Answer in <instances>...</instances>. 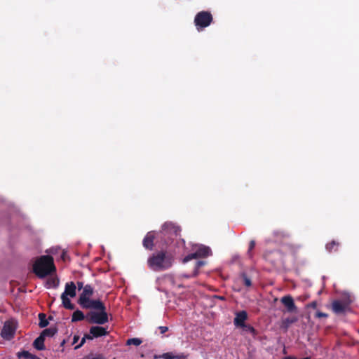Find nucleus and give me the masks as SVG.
Listing matches in <instances>:
<instances>
[{
	"instance_id": "nucleus-1",
	"label": "nucleus",
	"mask_w": 359,
	"mask_h": 359,
	"mask_svg": "<svg viewBox=\"0 0 359 359\" xmlns=\"http://www.w3.org/2000/svg\"><path fill=\"white\" fill-rule=\"evenodd\" d=\"M174 262L173 256L166 252H158L151 256L147 261L149 268L156 271L170 269Z\"/></svg>"
},
{
	"instance_id": "nucleus-2",
	"label": "nucleus",
	"mask_w": 359,
	"mask_h": 359,
	"mask_svg": "<svg viewBox=\"0 0 359 359\" xmlns=\"http://www.w3.org/2000/svg\"><path fill=\"white\" fill-rule=\"evenodd\" d=\"M33 271L40 278L51 274L55 271L53 259L48 255L41 256L35 261L33 265Z\"/></svg>"
},
{
	"instance_id": "nucleus-3",
	"label": "nucleus",
	"mask_w": 359,
	"mask_h": 359,
	"mask_svg": "<svg viewBox=\"0 0 359 359\" xmlns=\"http://www.w3.org/2000/svg\"><path fill=\"white\" fill-rule=\"evenodd\" d=\"M76 287L73 282L67 283L64 292L61 295V299L64 307L68 309H73L74 306L71 303L69 297H74L76 294Z\"/></svg>"
},
{
	"instance_id": "nucleus-4",
	"label": "nucleus",
	"mask_w": 359,
	"mask_h": 359,
	"mask_svg": "<svg viewBox=\"0 0 359 359\" xmlns=\"http://www.w3.org/2000/svg\"><path fill=\"white\" fill-rule=\"evenodd\" d=\"M194 250L196 252L191 253L185 257L183 259L184 263H186L193 259L206 257L211 254V250L210 248L202 245H195Z\"/></svg>"
},
{
	"instance_id": "nucleus-5",
	"label": "nucleus",
	"mask_w": 359,
	"mask_h": 359,
	"mask_svg": "<svg viewBox=\"0 0 359 359\" xmlns=\"http://www.w3.org/2000/svg\"><path fill=\"white\" fill-rule=\"evenodd\" d=\"M212 20V15L206 11L198 13L195 17V24L197 29L208 27Z\"/></svg>"
},
{
	"instance_id": "nucleus-6",
	"label": "nucleus",
	"mask_w": 359,
	"mask_h": 359,
	"mask_svg": "<svg viewBox=\"0 0 359 359\" xmlns=\"http://www.w3.org/2000/svg\"><path fill=\"white\" fill-rule=\"evenodd\" d=\"M107 333L105 328L99 326H93L90 329V334L86 335L81 339L80 344L76 346L75 348L77 349L83 346L86 341V339H93V337H98L106 335Z\"/></svg>"
},
{
	"instance_id": "nucleus-7",
	"label": "nucleus",
	"mask_w": 359,
	"mask_h": 359,
	"mask_svg": "<svg viewBox=\"0 0 359 359\" xmlns=\"http://www.w3.org/2000/svg\"><path fill=\"white\" fill-rule=\"evenodd\" d=\"M16 325L13 321H7L5 323L1 332V336L7 340L11 339L15 334Z\"/></svg>"
},
{
	"instance_id": "nucleus-8",
	"label": "nucleus",
	"mask_w": 359,
	"mask_h": 359,
	"mask_svg": "<svg viewBox=\"0 0 359 359\" xmlns=\"http://www.w3.org/2000/svg\"><path fill=\"white\" fill-rule=\"evenodd\" d=\"M90 322L100 325L108 322V316L105 310L100 311V312H91L90 313Z\"/></svg>"
},
{
	"instance_id": "nucleus-9",
	"label": "nucleus",
	"mask_w": 359,
	"mask_h": 359,
	"mask_svg": "<svg viewBox=\"0 0 359 359\" xmlns=\"http://www.w3.org/2000/svg\"><path fill=\"white\" fill-rule=\"evenodd\" d=\"M281 303L285 306L287 311L294 313L297 311V306L294 304L292 297L290 295L284 296L280 299Z\"/></svg>"
},
{
	"instance_id": "nucleus-10",
	"label": "nucleus",
	"mask_w": 359,
	"mask_h": 359,
	"mask_svg": "<svg viewBox=\"0 0 359 359\" xmlns=\"http://www.w3.org/2000/svg\"><path fill=\"white\" fill-rule=\"evenodd\" d=\"M93 293V289L90 285H86L84 286L82 293L80 295L79 303L81 304H84L87 301L90 299V296Z\"/></svg>"
},
{
	"instance_id": "nucleus-11",
	"label": "nucleus",
	"mask_w": 359,
	"mask_h": 359,
	"mask_svg": "<svg viewBox=\"0 0 359 359\" xmlns=\"http://www.w3.org/2000/svg\"><path fill=\"white\" fill-rule=\"evenodd\" d=\"M81 306L86 309H94L99 311H104L105 306L100 300H91L89 299L84 304H82Z\"/></svg>"
},
{
	"instance_id": "nucleus-12",
	"label": "nucleus",
	"mask_w": 359,
	"mask_h": 359,
	"mask_svg": "<svg viewBox=\"0 0 359 359\" xmlns=\"http://www.w3.org/2000/svg\"><path fill=\"white\" fill-rule=\"evenodd\" d=\"M247 318V313L244 311L238 312L234 318V324L238 327H244V322Z\"/></svg>"
},
{
	"instance_id": "nucleus-13",
	"label": "nucleus",
	"mask_w": 359,
	"mask_h": 359,
	"mask_svg": "<svg viewBox=\"0 0 359 359\" xmlns=\"http://www.w3.org/2000/svg\"><path fill=\"white\" fill-rule=\"evenodd\" d=\"M162 229L165 233H174L175 235H177L180 231L179 227L172 222H165L163 225Z\"/></svg>"
},
{
	"instance_id": "nucleus-14",
	"label": "nucleus",
	"mask_w": 359,
	"mask_h": 359,
	"mask_svg": "<svg viewBox=\"0 0 359 359\" xmlns=\"http://www.w3.org/2000/svg\"><path fill=\"white\" fill-rule=\"evenodd\" d=\"M154 235L153 232H149L143 241V245L147 249H151Z\"/></svg>"
},
{
	"instance_id": "nucleus-15",
	"label": "nucleus",
	"mask_w": 359,
	"mask_h": 359,
	"mask_svg": "<svg viewBox=\"0 0 359 359\" xmlns=\"http://www.w3.org/2000/svg\"><path fill=\"white\" fill-rule=\"evenodd\" d=\"M346 305L339 301H334L332 303V310L336 313H341L345 310Z\"/></svg>"
},
{
	"instance_id": "nucleus-16",
	"label": "nucleus",
	"mask_w": 359,
	"mask_h": 359,
	"mask_svg": "<svg viewBox=\"0 0 359 359\" xmlns=\"http://www.w3.org/2000/svg\"><path fill=\"white\" fill-rule=\"evenodd\" d=\"M44 339L45 338L40 334L34 341V347L38 350L44 349Z\"/></svg>"
},
{
	"instance_id": "nucleus-17",
	"label": "nucleus",
	"mask_w": 359,
	"mask_h": 359,
	"mask_svg": "<svg viewBox=\"0 0 359 359\" xmlns=\"http://www.w3.org/2000/svg\"><path fill=\"white\" fill-rule=\"evenodd\" d=\"M57 332V330L55 327H49L45 329L41 334L42 337L46 338V337H53Z\"/></svg>"
},
{
	"instance_id": "nucleus-18",
	"label": "nucleus",
	"mask_w": 359,
	"mask_h": 359,
	"mask_svg": "<svg viewBox=\"0 0 359 359\" xmlns=\"http://www.w3.org/2000/svg\"><path fill=\"white\" fill-rule=\"evenodd\" d=\"M142 343V341L139 338H131L127 340L126 345H135L136 346H140Z\"/></svg>"
},
{
	"instance_id": "nucleus-19",
	"label": "nucleus",
	"mask_w": 359,
	"mask_h": 359,
	"mask_svg": "<svg viewBox=\"0 0 359 359\" xmlns=\"http://www.w3.org/2000/svg\"><path fill=\"white\" fill-rule=\"evenodd\" d=\"M84 318V315L81 311H76L72 316V321L81 320Z\"/></svg>"
},
{
	"instance_id": "nucleus-20",
	"label": "nucleus",
	"mask_w": 359,
	"mask_h": 359,
	"mask_svg": "<svg viewBox=\"0 0 359 359\" xmlns=\"http://www.w3.org/2000/svg\"><path fill=\"white\" fill-rule=\"evenodd\" d=\"M39 319H40L39 326L41 327H45L46 326H47L48 324V320L46 318V316L44 314H43V313H40L39 315Z\"/></svg>"
},
{
	"instance_id": "nucleus-21",
	"label": "nucleus",
	"mask_w": 359,
	"mask_h": 359,
	"mask_svg": "<svg viewBox=\"0 0 359 359\" xmlns=\"http://www.w3.org/2000/svg\"><path fill=\"white\" fill-rule=\"evenodd\" d=\"M154 358H163V359H175L176 358V355H174L172 353H165L160 356L155 355Z\"/></svg>"
},
{
	"instance_id": "nucleus-22",
	"label": "nucleus",
	"mask_w": 359,
	"mask_h": 359,
	"mask_svg": "<svg viewBox=\"0 0 359 359\" xmlns=\"http://www.w3.org/2000/svg\"><path fill=\"white\" fill-rule=\"evenodd\" d=\"M47 285L49 287H55L58 285V280L54 278H50L47 281Z\"/></svg>"
},
{
	"instance_id": "nucleus-23",
	"label": "nucleus",
	"mask_w": 359,
	"mask_h": 359,
	"mask_svg": "<svg viewBox=\"0 0 359 359\" xmlns=\"http://www.w3.org/2000/svg\"><path fill=\"white\" fill-rule=\"evenodd\" d=\"M205 262H203V261H198V262H196V266H195V267H196V269H195V271H194V274L192 275V276H196L197 275V273H198V272H197V269H198V268H200L201 266H202L205 265Z\"/></svg>"
},
{
	"instance_id": "nucleus-24",
	"label": "nucleus",
	"mask_w": 359,
	"mask_h": 359,
	"mask_svg": "<svg viewBox=\"0 0 359 359\" xmlns=\"http://www.w3.org/2000/svg\"><path fill=\"white\" fill-rule=\"evenodd\" d=\"M297 320V318H286L284 320V323L286 324V325H290L292 323H295L296 321Z\"/></svg>"
},
{
	"instance_id": "nucleus-25",
	"label": "nucleus",
	"mask_w": 359,
	"mask_h": 359,
	"mask_svg": "<svg viewBox=\"0 0 359 359\" xmlns=\"http://www.w3.org/2000/svg\"><path fill=\"white\" fill-rule=\"evenodd\" d=\"M243 280L244 284L247 287L251 286V280L248 277H246L245 276H243Z\"/></svg>"
},
{
	"instance_id": "nucleus-26",
	"label": "nucleus",
	"mask_w": 359,
	"mask_h": 359,
	"mask_svg": "<svg viewBox=\"0 0 359 359\" xmlns=\"http://www.w3.org/2000/svg\"><path fill=\"white\" fill-rule=\"evenodd\" d=\"M336 245V243L334 241H332V243H328L327 245H326V249L328 250V251H331L333 248V247Z\"/></svg>"
},
{
	"instance_id": "nucleus-27",
	"label": "nucleus",
	"mask_w": 359,
	"mask_h": 359,
	"mask_svg": "<svg viewBox=\"0 0 359 359\" xmlns=\"http://www.w3.org/2000/svg\"><path fill=\"white\" fill-rule=\"evenodd\" d=\"M316 316L317 318H323V317H327V314L325 313H323V312H320V311H318L316 312Z\"/></svg>"
},
{
	"instance_id": "nucleus-28",
	"label": "nucleus",
	"mask_w": 359,
	"mask_h": 359,
	"mask_svg": "<svg viewBox=\"0 0 359 359\" xmlns=\"http://www.w3.org/2000/svg\"><path fill=\"white\" fill-rule=\"evenodd\" d=\"M159 330H160L161 333L163 334L168 331V327H165V326H160Z\"/></svg>"
},
{
	"instance_id": "nucleus-29",
	"label": "nucleus",
	"mask_w": 359,
	"mask_h": 359,
	"mask_svg": "<svg viewBox=\"0 0 359 359\" xmlns=\"http://www.w3.org/2000/svg\"><path fill=\"white\" fill-rule=\"evenodd\" d=\"M255 245V241H252L250 242V246H249V250H248V251H249V252H250V251H251V250L254 248Z\"/></svg>"
},
{
	"instance_id": "nucleus-30",
	"label": "nucleus",
	"mask_w": 359,
	"mask_h": 359,
	"mask_svg": "<svg viewBox=\"0 0 359 359\" xmlns=\"http://www.w3.org/2000/svg\"><path fill=\"white\" fill-rule=\"evenodd\" d=\"M79 339V337L74 335V338H73V341H72V344H76L78 342Z\"/></svg>"
},
{
	"instance_id": "nucleus-31",
	"label": "nucleus",
	"mask_w": 359,
	"mask_h": 359,
	"mask_svg": "<svg viewBox=\"0 0 359 359\" xmlns=\"http://www.w3.org/2000/svg\"><path fill=\"white\" fill-rule=\"evenodd\" d=\"M77 285H78L79 290H81L82 288L83 289V287H84L82 282H78Z\"/></svg>"
},
{
	"instance_id": "nucleus-32",
	"label": "nucleus",
	"mask_w": 359,
	"mask_h": 359,
	"mask_svg": "<svg viewBox=\"0 0 359 359\" xmlns=\"http://www.w3.org/2000/svg\"><path fill=\"white\" fill-rule=\"evenodd\" d=\"M309 306L316 308L317 306V303L316 302H313L309 305Z\"/></svg>"
},
{
	"instance_id": "nucleus-33",
	"label": "nucleus",
	"mask_w": 359,
	"mask_h": 359,
	"mask_svg": "<svg viewBox=\"0 0 359 359\" xmlns=\"http://www.w3.org/2000/svg\"><path fill=\"white\" fill-rule=\"evenodd\" d=\"M248 330H249L250 332H253V333L255 332V330H254V328H253V327H248Z\"/></svg>"
},
{
	"instance_id": "nucleus-34",
	"label": "nucleus",
	"mask_w": 359,
	"mask_h": 359,
	"mask_svg": "<svg viewBox=\"0 0 359 359\" xmlns=\"http://www.w3.org/2000/svg\"><path fill=\"white\" fill-rule=\"evenodd\" d=\"M93 359H102V358H100V357H97V358H93Z\"/></svg>"
}]
</instances>
